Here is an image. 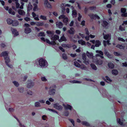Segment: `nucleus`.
Returning a JSON list of instances; mask_svg holds the SVG:
<instances>
[{
  "instance_id": "nucleus-1",
  "label": "nucleus",
  "mask_w": 127,
  "mask_h": 127,
  "mask_svg": "<svg viewBox=\"0 0 127 127\" xmlns=\"http://www.w3.org/2000/svg\"><path fill=\"white\" fill-rule=\"evenodd\" d=\"M38 62L39 65L42 67H46L47 65V61L43 59H41L38 60Z\"/></svg>"
},
{
  "instance_id": "nucleus-2",
  "label": "nucleus",
  "mask_w": 127,
  "mask_h": 127,
  "mask_svg": "<svg viewBox=\"0 0 127 127\" xmlns=\"http://www.w3.org/2000/svg\"><path fill=\"white\" fill-rule=\"evenodd\" d=\"M24 26L25 27V32L26 33L28 34L31 32V29L29 28L30 27V25L28 24H25Z\"/></svg>"
},
{
  "instance_id": "nucleus-3",
  "label": "nucleus",
  "mask_w": 127,
  "mask_h": 127,
  "mask_svg": "<svg viewBox=\"0 0 127 127\" xmlns=\"http://www.w3.org/2000/svg\"><path fill=\"white\" fill-rule=\"evenodd\" d=\"M41 39L42 41L44 42H46L47 43L49 44L50 45H54L55 44V43L54 41L50 42L49 40L48 39H45L44 37H42L41 38Z\"/></svg>"
},
{
  "instance_id": "nucleus-4",
  "label": "nucleus",
  "mask_w": 127,
  "mask_h": 127,
  "mask_svg": "<svg viewBox=\"0 0 127 127\" xmlns=\"http://www.w3.org/2000/svg\"><path fill=\"white\" fill-rule=\"evenodd\" d=\"M53 107L54 108L59 111L62 110L63 109V107L62 106L60 105L58 103H56L54 104Z\"/></svg>"
},
{
  "instance_id": "nucleus-5",
  "label": "nucleus",
  "mask_w": 127,
  "mask_h": 127,
  "mask_svg": "<svg viewBox=\"0 0 127 127\" xmlns=\"http://www.w3.org/2000/svg\"><path fill=\"white\" fill-rule=\"evenodd\" d=\"M126 9L125 8H122L121 9V12L122 13L121 16L122 17H127V12L126 13Z\"/></svg>"
},
{
  "instance_id": "nucleus-6",
  "label": "nucleus",
  "mask_w": 127,
  "mask_h": 127,
  "mask_svg": "<svg viewBox=\"0 0 127 127\" xmlns=\"http://www.w3.org/2000/svg\"><path fill=\"white\" fill-rule=\"evenodd\" d=\"M89 16L92 19H100L99 17L96 14L94 15L93 14L91 13L89 14Z\"/></svg>"
},
{
  "instance_id": "nucleus-7",
  "label": "nucleus",
  "mask_w": 127,
  "mask_h": 127,
  "mask_svg": "<svg viewBox=\"0 0 127 127\" xmlns=\"http://www.w3.org/2000/svg\"><path fill=\"white\" fill-rule=\"evenodd\" d=\"M63 105L65 109H69L70 110H71L73 109L72 107L69 104H63Z\"/></svg>"
},
{
  "instance_id": "nucleus-8",
  "label": "nucleus",
  "mask_w": 127,
  "mask_h": 127,
  "mask_svg": "<svg viewBox=\"0 0 127 127\" xmlns=\"http://www.w3.org/2000/svg\"><path fill=\"white\" fill-rule=\"evenodd\" d=\"M104 39L106 40H110L111 39V34H105L104 32L103 33Z\"/></svg>"
},
{
  "instance_id": "nucleus-9",
  "label": "nucleus",
  "mask_w": 127,
  "mask_h": 127,
  "mask_svg": "<svg viewBox=\"0 0 127 127\" xmlns=\"http://www.w3.org/2000/svg\"><path fill=\"white\" fill-rule=\"evenodd\" d=\"M4 58L5 60V62L7 65L10 68H12V66L11 65H9L8 63L10 62L9 58L8 57H5Z\"/></svg>"
},
{
  "instance_id": "nucleus-10",
  "label": "nucleus",
  "mask_w": 127,
  "mask_h": 127,
  "mask_svg": "<svg viewBox=\"0 0 127 127\" xmlns=\"http://www.w3.org/2000/svg\"><path fill=\"white\" fill-rule=\"evenodd\" d=\"M54 32L53 31H50L47 30L46 31V33L48 34V36L51 38L53 36Z\"/></svg>"
},
{
  "instance_id": "nucleus-11",
  "label": "nucleus",
  "mask_w": 127,
  "mask_h": 127,
  "mask_svg": "<svg viewBox=\"0 0 127 127\" xmlns=\"http://www.w3.org/2000/svg\"><path fill=\"white\" fill-rule=\"evenodd\" d=\"M66 4L64 3H62L61 5V7L62 9V13L63 14L65 13V7Z\"/></svg>"
},
{
  "instance_id": "nucleus-12",
  "label": "nucleus",
  "mask_w": 127,
  "mask_h": 127,
  "mask_svg": "<svg viewBox=\"0 0 127 127\" xmlns=\"http://www.w3.org/2000/svg\"><path fill=\"white\" fill-rule=\"evenodd\" d=\"M34 85V83L32 81L29 82L27 85V87L29 88H31Z\"/></svg>"
},
{
  "instance_id": "nucleus-13",
  "label": "nucleus",
  "mask_w": 127,
  "mask_h": 127,
  "mask_svg": "<svg viewBox=\"0 0 127 127\" xmlns=\"http://www.w3.org/2000/svg\"><path fill=\"white\" fill-rule=\"evenodd\" d=\"M17 11L18 14L20 15L24 16L25 15V12L23 10L20 9H18L17 10Z\"/></svg>"
},
{
  "instance_id": "nucleus-14",
  "label": "nucleus",
  "mask_w": 127,
  "mask_h": 127,
  "mask_svg": "<svg viewBox=\"0 0 127 127\" xmlns=\"http://www.w3.org/2000/svg\"><path fill=\"white\" fill-rule=\"evenodd\" d=\"M102 25L104 27L107 28L108 23L106 21L103 20L102 22Z\"/></svg>"
},
{
  "instance_id": "nucleus-15",
  "label": "nucleus",
  "mask_w": 127,
  "mask_h": 127,
  "mask_svg": "<svg viewBox=\"0 0 127 127\" xmlns=\"http://www.w3.org/2000/svg\"><path fill=\"white\" fill-rule=\"evenodd\" d=\"M11 30L13 33L14 34V36H16L18 35V32L16 29L11 28Z\"/></svg>"
},
{
  "instance_id": "nucleus-16",
  "label": "nucleus",
  "mask_w": 127,
  "mask_h": 127,
  "mask_svg": "<svg viewBox=\"0 0 127 127\" xmlns=\"http://www.w3.org/2000/svg\"><path fill=\"white\" fill-rule=\"evenodd\" d=\"M56 26L59 28H61L63 27V24L61 22H56Z\"/></svg>"
},
{
  "instance_id": "nucleus-17",
  "label": "nucleus",
  "mask_w": 127,
  "mask_h": 127,
  "mask_svg": "<svg viewBox=\"0 0 127 127\" xmlns=\"http://www.w3.org/2000/svg\"><path fill=\"white\" fill-rule=\"evenodd\" d=\"M55 90L54 89H52L51 87L50 88V90L49 91V94L51 95H54L55 94Z\"/></svg>"
},
{
  "instance_id": "nucleus-18",
  "label": "nucleus",
  "mask_w": 127,
  "mask_h": 127,
  "mask_svg": "<svg viewBox=\"0 0 127 127\" xmlns=\"http://www.w3.org/2000/svg\"><path fill=\"white\" fill-rule=\"evenodd\" d=\"M44 4L45 6L46 7L48 8L51 7V6L50 4L48 2L47 0H45Z\"/></svg>"
},
{
  "instance_id": "nucleus-19",
  "label": "nucleus",
  "mask_w": 127,
  "mask_h": 127,
  "mask_svg": "<svg viewBox=\"0 0 127 127\" xmlns=\"http://www.w3.org/2000/svg\"><path fill=\"white\" fill-rule=\"evenodd\" d=\"M8 53L7 51H5L2 52L0 55L1 57L3 56L5 57H8Z\"/></svg>"
},
{
  "instance_id": "nucleus-20",
  "label": "nucleus",
  "mask_w": 127,
  "mask_h": 127,
  "mask_svg": "<svg viewBox=\"0 0 127 127\" xmlns=\"http://www.w3.org/2000/svg\"><path fill=\"white\" fill-rule=\"evenodd\" d=\"M104 53L108 58H111L112 57V56L106 50H104Z\"/></svg>"
},
{
  "instance_id": "nucleus-21",
  "label": "nucleus",
  "mask_w": 127,
  "mask_h": 127,
  "mask_svg": "<svg viewBox=\"0 0 127 127\" xmlns=\"http://www.w3.org/2000/svg\"><path fill=\"white\" fill-rule=\"evenodd\" d=\"M68 32L70 34H74L75 32L74 29L72 27L71 28L70 30L68 31Z\"/></svg>"
},
{
  "instance_id": "nucleus-22",
  "label": "nucleus",
  "mask_w": 127,
  "mask_h": 127,
  "mask_svg": "<svg viewBox=\"0 0 127 127\" xmlns=\"http://www.w3.org/2000/svg\"><path fill=\"white\" fill-rule=\"evenodd\" d=\"M125 121V120H122V121H121L120 119L118 118L117 119V122L119 124L121 125L124 126L125 124L123 123V122Z\"/></svg>"
},
{
  "instance_id": "nucleus-23",
  "label": "nucleus",
  "mask_w": 127,
  "mask_h": 127,
  "mask_svg": "<svg viewBox=\"0 0 127 127\" xmlns=\"http://www.w3.org/2000/svg\"><path fill=\"white\" fill-rule=\"evenodd\" d=\"M96 64L97 65H101L103 64V61L100 60H96V61H94Z\"/></svg>"
},
{
  "instance_id": "nucleus-24",
  "label": "nucleus",
  "mask_w": 127,
  "mask_h": 127,
  "mask_svg": "<svg viewBox=\"0 0 127 127\" xmlns=\"http://www.w3.org/2000/svg\"><path fill=\"white\" fill-rule=\"evenodd\" d=\"M51 38L53 41H55L59 39V36L58 35H53V36H52Z\"/></svg>"
},
{
  "instance_id": "nucleus-25",
  "label": "nucleus",
  "mask_w": 127,
  "mask_h": 127,
  "mask_svg": "<svg viewBox=\"0 0 127 127\" xmlns=\"http://www.w3.org/2000/svg\"><path fill=\"white\" fill-rule=\"evenodd\" d=\"M19 92L20 93H23L24 91V88L22 87H20L18 89Z\"/></svg>"
},
{
  "instance_id": "nucleus-26",
  "label": "nucleus",
  "mask_w": 127,
  "mask_h": 127,
  "mask_svg": "<svg viewBox=\"0 0 127 127\" xmlns=\"http://www.w3.org/2000/svg\"><path fill=\"white\" fill-rule=\"evenodd\" d=\"M95 46L96 47H98L101 45L100 42L98 40H96L95 41Z\"/></svg>"
},
{
  "instance_id": "nucleus-27",
  "label": "nucleus",
  "mask_w": 127,
  "mask_h": 127,
  "mask_svg": "<svg viewBox=\"0 0 127 127\" xmlns=\"http://www.w3.org/2000/svg\"><path fill=\"white\" fill-rule=\"evenodd\" d=\"M108 67L110 69L113 68L114 67V65L112 63H109L108 64Z\"/></svg>"
},
{
  "instance_id": "nucleus-28",
  "label": "nucleus",
  "mask_w": 127,
  "mask_h": 127,
  "mask_svg": "<svg viewBox=\"0 0 127 127\" xmlns=\"http://www.w3.org/2000/svg\"><path fill=\"white\" fill-rule=\"evenodd\" d=\"M27 11H29L31 10L32 8V6L31 4V3L30 2L29 4L27 6Z\"/></svg>"
},
{
  "instance_id": "nucleus-29",
  "label": "nucleus",
  "mask_w": 127,
  "mask_h": 127,
  "mask_svg": "<svg viewBox=\"0 0 127 127\" xmlns=\"http://www.w3.org/2000/svg\"><path fill=\"white\" fill-rule=\"evenodd\" d=\"M66 39L64 35L61 37L60 39L59 40V41L60 42H61L63 41H66Z\"/></svg>"
},
{
  "instance_id": "nucleus-30",
  "label": "nucleus",
  "mask_w": 127,
  "mask_h": 127,
  "mask_svg": "<svg viewBox=\"0 0 127 127\" xmlns=\"http://www.w3.org/2000/svg\"><path fill=\"white\" fill-rule=\"evenodd\" d=\"M69 82L71 83H81L82 82L81 81L76 80L70 81Z\"/></svg>"
},
{
  "instance_id": "nucleus-31",
  "label": "nucleus",
  "mask_w": 127,
  "mask_h": 127,
  "mask_svg": "<svg viewBox=\"0 0 127 127\" xmlns=\"http://www.w3.org/2000/svg\"><path fill=\"white\" fill-rule=\"evenodd\" d=\"M34 106L36 107H40L41 105L39 101H37L34 103Z\"/></svg>"
},
{
  "instance_id": "nucleus-32",
  "label": "nucleus",
  "mask_w": 127,
  "mask_h": 127,
  "mask_svg": "<svg viewBox=\"0 0 127 127\" xmlns=\"http://www.w3.org/2000/svg\"><path fill=\"white\" fill-rule=\"evenodd\" d=\"M125 26H122V25H120L119 27V29L121 31H124L125 30Z\"/></svg>"
},
{
  "instance_id": "nucleus-33",
  "label": "nucleus",
  "mask_w": 127,
  "mask_h": 127,
  "mask_svg": "<svg viewBox=\"0 0 127 127\" xmlns=\"http://www.w3.org/2000/svg\"><path fill=\"white\" fill-rule=\"evenodd\" d=\"M78 42L79 44H81L82 45H85V41L82 39L78 40Z\"/></svg>"
},
{
  "instance_id": "nucleus-34",
  "label": "nucleus",
  "mask_w": 127,
  "mask_h": 127,
  "mask_svg": "<svg viewBox=\"0 0 127 127\" xmlns=\"http://www.w3.org/2000/svg\"><path fill=\"white\" fill-rule=\"evenodd\" d=\"M86 54L87 56L90 58H91L93 57V54L92 53H90L88 51H87Z\"/></svg>"
},
{
  "instance_id": "nucleus-35",
  "label": "nucleus",
  "mask_w": 127,
  "mask_h": 127,
  "mask_svg": "<svg viewBox=\"0 0 127 127\" xmlns=\"http://www.w3.org/2000/svg\"><path fill=\"white\" fill-rule=\"evenodd\" d=\"M67 17L65 15H64V14H62L59 16V19H62L63 20Z\"/></svg>"
},
{
  "instance_id": "nucleus-36",
  "label": "nucleus",
  "mask_w": 127,
  "mask_h": 127,
  "mask_svg": "<svg viewBox=\"0 0 127 127\" xmlns=\"http://www.w3.org/2000/svg\"><path fill=\"white\" fill-rule=\"evenodd\" d=\"M77 14V12L75 10H73L72 11V15L73 17H75L76 16Z\"/></svg>"
},
{
  "instance_id": "nucleus-37",
  "label": "nucleus",
  "mask_w": 127,
  "mask_h": 127,
  "mask_svg": "<svg viewBox=\"0 0 127 127\" xmlns=\"http://www.w3.org/2000/svg\"><path fill=\"white\" fill-rule=\"evenodd\" d=\"M9 13L12 15H14L15 14V12L12 10L11 8H10L8 10Z\"/></svg>"
},
{
  "instance_id": "nucleus-38",
  "label": "nucleus",
  "mask_w": 127,
  "mask_h": 127,
  "mask_svg": "<svg viewBox=\"0 0 127 127\" xmlns=\"http://www.w3.org/2000/svg\"><path fill=\"white\" fill-rule=\"evenodd\" d=\"M112 72L113 74L114 75H116L118 74V72L117 70L113 69L112 70Z\"/></svg>"
},
{
  "instance_id": "nucleus-39",
  "label": "nucleus",
  "mask_w": 127,
  "mask_h": 127,
  "mask_svg": "<svg viewBox=\"0 0 127 127\" xmlns=\"http://www.w3.org/2000/svg\"><path fill=\"white\" fill-rule=\"evenodd\" d=\"M91 66L92 68L95 70H96L97 69V68L95 64H91Z\"/></svg>"
},
{
  "instance_id": "nucleus-40",
  "label": "nucleus",
  "mask_w": 127,
  "mask_h": 127,
  "mask_svg": "<svg viewBox=\"0 0 127 127\" xmlns=\"http://www.w3.org/2000/svg\"><path fill=\"white\" fill-rule=\"evenodd\" d=\"M6 21L7 24L9 25L12 24L13 21V20L10 18L7 19Z\"/></svg>"
},
{
  "instance_id": "nucleus-41",
  "label": "nucleus",
  "mask_w": 127,
  "mask_h": 127,
  "mask_svg": "<svg viewBox=\"0 0 127 127\" xmlns=\"http://www.w3.org/2000/svg\"><path fill=\"white\" fill-rule=\"evenodd\" d=\"M63 22L65 23V24L66 25H67L68 24V19L67 17L65 18L63 20Z\"/></svg>"
},
{
  "instance_id": "nucleus-42",
  "label": "nucleus",
  "mask_w": 127,
  "mask_h": 127,
  "mask_svg": "<svg viewBox=\"0 0 127 127\" xmlns=\"http://www.w3.org/2000/svg\"><path fill=\"white\" fill-rule=\"evenodd\" d=\"M19 24L18 22L16 21H13L12 24V25L13 26H17Z\"/></svg>"
},
{
  "instance_id": "nucleus-43",
  "label": "nucleus",
  "mask_w": 127,
  "mask_h": 127,
  "mask_svg": "<svg viewBox=\"0 0 127 127\" xmlns=\"http://www.w3.org/2000/svg\"><path fill=\"white\" fill-rule=\"evenodd\" d=\"M82 125L87 126H90L89 124L86 121H83L82 122Z\"/></svg>"
},
{
  "instance_id": "nucleus-44",
  "label": "nucleus",
  "mask_w": 127,
  "mask_h": 127,
  "mask_svg": "<svg viewBox=\"0 0 127 127\" xmlns=\"http://www.w3.org/2000/svg\"><path fill=\"white\" fill-rule=\"evenodd\" d=\"M44 23L42 22H37L36 23V25L37 26H42L44 25Z\"/></svg>"
},
{
  "instance_id": "nucleus-45",
  "label": "nucleus",
  "mask_w": 127,
  "mask_h": 127,
  "mask_svg": "<svg viewBox=\"0 0 127 127\" xmlns=\"http://www.w3.org/2000/svg\"><path fill=\"white\" fill-rule=\"evenodd\" d=\"M117 47L119 48L120 49H124L125 48V47L123 46L122 45L118 44L116 46Z\"/></svg>"
},
{
  "instance_id": "nucleus-46",
  "label": "nucleus",
  "mask_w": 127,
  "mask_h": 127,
  "mask_svg": "<svg viewBox=\"0 0 127 127\" xmlns=\"http://www.w3.org/2000/svg\"><path fill=\"white\" fill-rule=\"evenodd\" d=\"M74 64L75 66L78 67H80L81 66L80 64L76 61L74 62Z\"/></svg>"
},
{
  "instance_id": "nucleus-47",
  "label": "nucleus",
  "mask_w": 127,
  "mask_h": 127,
  "mask_svg": "<svg viewBox=\"0 0 127 127\" xmlns=\"http://www.w3.org/2000/svg\"><path fill=\"white\" fill-rule=\"evenodd\" d=\"M38 36H41L44 37L45 36V34L43 32H41L39 33L38 34Z\"/></svg>"
},
{
  "instance_id": "nucleus-48",
  "label": "nucleus",
  "mask_w": 127,
  "mask_h": 127,
  "mask_svg": "<svg viewBox=\"0 0 127 127\" xmlns=\"http://www.w3.org/2000/svg\"><path fill=\"white\" fill-rule=\"evenodd\" d=\"M33 5L34 6V7L33 8V11H36L38 10V7L37 6V5L35 4H33Z\"/></svg>"
},
{
  "instance_id": "nucleus-49",
  "label": "nucleus",
  "mask_w": 127,
  "mask_h": 127,
  "mask_svg": "<svg viewBox=\"0 0 127 127\" xmlns=\"http://www.w3.org/2000/svg\"><path fill=\"white\" fill-rule=\"evenodd\" d=\"M13 83L14 85L17 87H18L19 85L18 83L15 81L13 82Z\"/></svg>"
},
{
  "instance_id": "nucleus-50",
  "label": "nucleus",
  "mask_w": 127,
  "mask_h": 127,
  "mask_svg": "<svg viewBox=\"0 0 127 127\" xmlns=\"http://www.w3.org/2000/svg\"><path fill=\"white\" fill-rule=\"evenodd\" d=\"M80 68L83 70H86L87 69L86 67L84 65H81L80 67Z\"/></svg>"
},
{
  "instance_id": "nucleus-51",
  "label": "nucleus",
  "mask_w": 127,
  "mask_h": 127,
  "mask_svg": "<svg viewBox=\"0 0 127 127\" xmlns=\"http://www.w3.org/2000/svg\"><path fill=\"white\" fill-rule=\"evenodd\" d=\"M18 1H17L16 2V8H20V4L18 2Z\"/></svg>"
},
{
  "instance_id": "nucleus-52",
  "label": "nucleus",
  "mask_w": 127,
  "mask_h": 127,
  "mask_svg": "<svg viewBox=\"0 0 127 127\" xmlns=\"http://www.w3.org/2000/svg\"><path fill=\"white\" fill-rule=\"evenodd\" d=\"M40 18L43 20H47L46 17L45 16L41 15L40 16Z\"/></svg>"
},
{
  "instance_id": "nucleus-53",
  "label": "nucleus",
  "mask_w": 127,
  "mask_h": 127,
  "mask_svg": "<svg viewBox=\"0 0 127 127\" xmlns=\"http://www.w3.org/2000/svg\"><path fill=\"white\" fill-rule=\"evenodd\" d=\"M105 77L107 82H112V80L110 79L109 77L106 76Z\"/></svg>"
},
{
  "instance_id": "nucleus-54",
  "label": "nucleus",
  "mask_w": 127,
  "mask_h": 127,
  "mask_svg": "<svg viewBox=\"0 0 127 127\" xmlns=\"http://www.w3.org/2000/svg\"><path fill=\"white\" fill-rule=\"evenodd\" d=\"M96 53H99L101 55H103V53L101 51L96 50Z\"/></svg>"
},
{
  "instance_id": "nucleus-55",
  "label": "nucleus",
  "mask_w": 127,
  "mask_h": 127,
  "mask_svg": "<svg viewBox=\"0 0 127 127\" xmlns=\"http://www.w3.org/2000/svg\"><path fill=\"white\" fill-rule=\"evenodd\" d=\"M62 57L63 59L66 60L67 59V57L65 54H63L62 55Z\"/></svg>"
},
{
  "instance_id": "nucleus-56",
  "label": "nucleus",
  "mask_w": 127,
  "mask_h": 127,
  "mask_svg": "<svg viewBox=\"0 0 127 127\" xmlns=\"http://www.w3.org/2000/svg\"><path fill=\"white\" fill-rule=\"evenodd\" d=\"M41 78L42 81H43L46 82L47 81V79L44 76L42 77Z\"/></svg>"
},
{
  "instance_id": "nucleus-57",
  "label": "nucleus",
  "mask_w": 127,
  "mask_h": 127,
  "mask_svg": "<svg viewBox=\"0 0 127 127\" xmlns=\"http://www.w3.org/2000/svg\"><path fill=\"white\" fill-rule=\"evenodd\" d=\"M82 58L84 61L86 60V56L85 54H83L82 55Z\"/></svg>"
},
{
  "instance_id": "nucleus-58",
  "label": "nucleus",
  "mask_w": 127,
  "mask_h": 127,
  "mask_svg": "<svg viewBox=\"0 0 127 127\" xmlns=\"http://www.w3.org/2000/svg\"><path fill=\"white\" fill-rule=\"evenodd\" d=\"M27 94L29 95H32L33 94V93L32 92L31 90H29L27 92Z\"/></svg>"
},
{
  "instance_id": "nucleus-59",
  "label": "nucleus",
  "mask_w": 127,
  "mask_h": 127,
  "mask_svg": "<svg viewBox=\"0 0 127 127\" xmlns=\"http://www.w3.org/2000/svg\"><path fill=\"white\" fill-rule=\"evenodd\" d=\"M85 31L86 34L87 35H89V33L88 29L87 28H85Z\"/></svg>"
},
{
  "instance_id": "nucleus-60",
  "label": "nucleus",
  "mask_w": 127,
  "mask_h": 127,
  "mask_svg": "<svg viewBox=\"0 0 127 127\" xmlns=\"http://www.w3.org/2000/svg\"><path fill=\"white\" fill-rule=\"evenodd\" d=\"M114 54L116 56H119L121 55L120 53L117 52H114Z\"/></svg>"
},
{
  "instance_id": "nucleus-61",
  "label": "nucleus",
  "mask_w": 127,
  "mask_h": 127,
  "mask_svg": "<svg viewBox=\"0 0 127 127\" xmlns=\"http://www.w3.org/2000/svg\"><path fill=\"white\" fill-rule=\"evenodd\" d=\"M69 120L72 123L73 126H74V120L73 119H69Z\"/></svg>"
},
{
  "instance_id": "nucleus-62",
  "label": "nucleus",
  "mask_w": 127,
  "mask_h": 127,
  "mask_svg": "<svg viewBox=\"0 0 127 127\" xmlns=\"http://www.w3.org/2000/svg\"><path fill=\"white\" fill-rule=\"evenodd\" d=\"M83 63L86 65H88L89 64V61H86V60L84 61H83Z\"/></svg>"
},
{
  "instance_id": "nucleus-63",
  "label": "nucleus",
  "mask_w": 127,
  "mask_h": 127,
  "mask_svg": "<svg viewBox=\"0 0 127 127\" xmlns=\"http://www.w3.org/2000/svg\"><path fill=\"white\" fill-rule=\"evenodd\" d=\"M21 5L20 6V8L22 9L23 8V5H24V3L23 2H21Z\"/></svg>"
},
{
  "instance_id": "nucleus-64",
  "label": "nucleus",
  "mask_w": 127,
  "mask_h": 127,
  "mask_svg": "<svg viewBox=\"0 0 127 127\" xmlns=\"http://www.w3.org/2000/svg\"><path fill=\"white\" fill-rule=\"evenodd\" d=\"M24 20L26 21H28L30 20V18L26 17L24 18Z\"/></svg>"
}]
</instances>
